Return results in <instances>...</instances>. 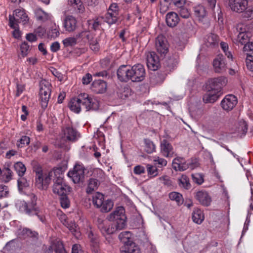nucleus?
<instances>
[{
	"mask_svg": "<svg viewBox=\"0 0 253 253\" xmlns=\"http://www.w3.org/2000/svg\"><path fill=\"white\" fill-rule=\"evenodd\" d=\"M99 182L97 179L95 178H90L88 181V186L86 189L87 193H91L93 191L97 189L98 185Z\"/></svg>",
	"mask_w": 253,
	"mask_h": 253,
	"instance_id": "nucleus-35",
	"label": "nucleus"
},
{
	"mask_svg": "<svg viewBox=\"0 0 253 253\" xmlns=\"http://www.w3.org/2000/svg\"><path fill=\"white\" fill-rule=\"evenodd\" d=\"M29 20L28 15L24 9H16L14 11L13 16H9V25L11 28H16L18 23L25 25L28 23Z\"/></svg>",
	"mask_w": 253,
	"mask_h": 253,
	"instance_id": "nucleus-6",
	"label": "nucleus"
},
{
	"mask_svg": "<svg viewBox=\"0 0 253 253\" xmlns=\"http://www.w3.org/2000/svg\"><path fill=\"white\" fill-rule=\"evenodd\" d=\"M182 158H175L172 162L173 168L175 170L179 171H184L188 169V167L185 165Z\"/></svg>",
	"mask_w": 253,
	"mask_h": 253,
	"instance_id": "nucleus-28",
	"label": "nucleus"
},
{
	"mask_svg": "<svg viewBox=\"0 0 253 253\" xmlns=\"http://www.w3.org/2000/svg\"><path fill=\"white\" fill-rule=\"evenodd\" d=\"M130 66L127 65H121L117 70V76L118 79L122 83H127L131 81Z\"/></svg>",
	"mask_w": 253,
	"mask_h": 253,
	"instance_id": "nucleus-13",
	"label": "nucleus"
},
{
	"mask_svg": "<svg viewBox=\"0 0 253 253\" xmlns=\"http://www.w3.org/2000/svg\"><path fill=\"white\" fill-rule=\"evenodd\" d=\"M19 235L23 238L29 237L34 240H37L39 236V234L36 231H33L27 228L22 229L19 233Z\"/></svg>",
	"mask_w": 253,
	"mask_h": 253,
	"instance_id": "nucleus-27",
	"label": "nucleus"
},
{
	"mask_svg": "<svg viewBox=\"0 0 253 253\" xmlns=\"http://www.w3.org/2000/svg\"><path fill=\"white\" fill-rule=\"evenodd\" d=\"M118 15L116 13H114L108 11L104 16V20L109 25H112L115 23L118 20Z\"/></svg>",
	"mask_w": 253,
	"mask_h": 253,
	"instance_id": "nucleus-36",
	"label": "nucleus"
},
{
	"mask_svg": "<svg viewBox=\"0 0 253 253\" xmlns=\"http://www.w3.org/2000/svg\"><path fill=\"white\" fill-rule=\"evenodd\" d=\"M17 180L18 188L20 192H22L24 188L29 187V181L23 176H19Z\"/></svg>",
	"mask_w": 253,
	"mask_h": 253,
	"instance_id": "nucleus-37",
	"label": "nucleus"
},
{
	"mask_svg": "<svg viewBox=\"0 0 253 253\" xmlns=\"http://www.w3.org/2000/svg\"><path fill=\"white\" fill-rule=\"evenodd\" d=\"M244 52H253V42H249L247 44L244 45L243 47Z\"/></svg>",
	"mask_w": 253,
	"mask_h": 253,
	"instance_id": "nucleus-60",
	"label": "nucleus"
},
{
	"mask_svg": "<svg viewBox=\"0 0 253 253\" xmlns=\"http://www.w3.org/2000/svg\"><path fill=\"white\" fill-rule=\"evenodd\" d=\"M107 88V84L101 80H95L92 84V89L97 93H104Z\"/></svg>",
	"mask_w": 253,
	"mask_h": 253,
	"instance_id": "nucleus-25",
	"label": "nucleus"
},
{
	"mask_svg": "<svg viewBox=\"0 0 253 253\" xmlns=\"http://www.w3.org/2000/svg\"><path fill=\"white\" fill-rule=\"evenodd\" d=\"M251 37L250 32H246L244 33H239L236 39V43H241L242 45L246 44L250 41Z\"/></svg>",
	"mask_w": 253,
	"mask_h": 253,
	"instance_id": "nucleus-30",
	"label": "nucleus"
},
{
	"mask_svg": "<svg viewBox=\"0 0 253 253\" xmlns=\"http://www.w3.org/2000/svg\"><path fill=\"white\" fill-rule=\"evenodd\" d=\"M30 201H18L16 203V208L21 212L29 216H33L40 213V209L37 206V197L33 193L29 195Z\"/></svg>",
	"mask_w": 253,
	"mask_h": 253,
	"instance_id": "nucleus-3",
	"label": "nucleus"
},
{
	"mask_svg": "<svg viewBox=\"0 0 253 253\" xmlns=\"http://www.w3.org/2000/svg\"><path fill=\"white\" fill-rule=\"evenodd\" d=\"M178 184L180 187H183L186 189H189L191 188L189 178L185 175H182L181 177L178 179Z\"/></svg>",
	"mask_w": 253,
	"mask_h": 253,
	"instance_id": "nucleus-39",
	"label": "nucleus"
},
{
	"mask_svg": "<svg viewBox=\"0 0 253 253\" xmlns=\"http://www.w3.org/2000/svg\"><path fill=\"white\" fill-rule=\"evenodd\" d=\"M161 153L163 156L168 158L172 157L174 155V151L171 144L166 139L161 141Z\"/></svg>",
	"mask_w": 253,
	"mask_h": 253,
	"instance_id": "nucleus-18",
	"label": "nucleus"
},
{
	"mask_svg": "<svg viewBox=\"0 0 253 253\" xmlns=\"http://www.w3.org/2000/svg\"><path fill=\"white\" fill-rule=\"evenodd\" d=\"M145 151L148 154H151L155 151L156 147L154 143L149 139H144Z\"/></svg>",
	"mask_w": 253,
	"mask_h": 253,
	"instance_id": "nucleus-40",
	"label": "nucleus"
},
{
	"mask_svg": "<svg viewBox=\"0 0 253 253\" xmlns=\"http://www.w3.org/2000/svg\"><path fill=\"white\" fill-rule=\"evenodd\" d=\"M218 37L214 34H209L206 36L204 38V44L209 48H213L218 45Z\"/></svg>",
	"mask_w": 253,
	"mask_h": 253,
	"instance_id": "nucleus-21",
	"label": "nucleus"
},
{
	"mask_svg": "<svg viewBox=\"0 0 253 253\" xmlns=\"http://www.w3.org/2000/svg\"><path fill=\"white\" fill-rule=\"evenodd\" d=\"M9 191L7 186L0 184V199L8 196Z\"/></svg>",
	"mask_w": 253,
	"mask_h": 253,
	"instance_id": "nucleus-52",
	"label": "nucleus"
},
{
	"mask_svg": "<svg viewBox=\"0 0 253 253\" xmlns=\"http://www.w3.org/2000/svg\"><path fill=\"white\" fill-rule=\"evenodd\" d=\"M133 172L136 174H141L145 172V168L142 166H135L133 169Z\"/></svg>",
	"mask_w": 253,
	"mask_h": 253,
	"instance_id": "nucleus-63",
	"label": "nucleus"
},
{
	"mask_svg": "<svg viewBox=\"0 0 253 253\" xmlns=\"http://www.w3.org/2000/svg\"><path fill=\"white\" fill-rule=\"evenodd\" d=\"M55 252L56 253H67L62 243L60 241L57 242V244L55 245Z\"/></svg>",
	"mask_w": 253,
	"mask_h": 253,
	"instance_id": "nucleus-55",
	"label": "nucleus"
},
{
	"mask_svg": "<svg viewBox=\"0 0 253 253\" xmlns=\"http://www.w3.org/2000/svg\"><path fill=\"white\" fill-rule=\"evenodd\" d=\"M97 224L98 229L104 236L114 234L116 231L119 230L116 226L112 223L108 225L107 221L103 220L101 218H97Z\"/></svg>",
	"mask_w": 253,
	"mask_h": 253,
	"instance_id": "nucleus-12",
	"label": "nucleus"
},
{
	"mask_svg": "<svg viewBox=\"0 0 253 253\" xmlns=\"http://www.w3.org/2000/svg\"><path fill=\"white\" fill-rule=\"evenodd\" d=\"M192 219L195 223L200 224L204 219L203 211L199 209H195L192 213Z\"/></svg>",
	"mask_w": 253,
	"mask_h": 253,
	"instance_id": "nucleus-31",
	"label": "nucleus"
},
{
	"mask_svg": "<svg viewBox=\"0 0 253 253\" xmlns=\"http://www.w3.org/2000/svg\"><path fill=\"white\" fill-rule=\"evenodd\" d=\"M104 201V195L99 192L96 193L92 196L93 204L97 208H100Z\"/></svg>",
	"mask_w": 253,
	"mask_h": 253,
	"instance_id": "nucleus-32",
	"label": "nucleus"
},
{
	"mask_svg": "<svg viewBox=\"0 0 253 253\" xmlns=\"http://www.w3.org/2000/svg\"><path fill=\"white\" fill-rule=\"evenodd\" d=\"M237 103V97L232 94L225 96L221 102L222 108L226 111L232 110Z\"/></svg>",
	"mask_w": 253,
	"mask_h": 253,
	"instance_id": "nucleus-16",
	"label": "nucleus"
},
{
	"mask_svg": "<svg viewBox=\"0 0 253 253\" xmlns=\"http://www.w3.org/2000/svg\"><path fill=\"white\" fill-rule=\"evenodd\" d=\"M3 171H5V174H6V178L8 181L11 179L12 172L9 169V165L8 164L5 165L4 168L3 169Z\"/></svg>",
	"mask_w": 253,
	"mask_h": 253,
	"instance_id": "nucleus-59",
	"label": "nucleus"
},
{
	"mask_svg": "<svg viewBox=\"0 0 253 253\" xmlns=\"http://www.w3.org/2000/svg\"><path fill=\"white\" fill-rule=\"evenodd\" d=\"M59 29V27H57L55 25L54 26H52L49 32V36L53 38H55L58 37L60 34Z\"/></svg>",
	"mask_w": 253,
	"mask_h": 253,
	"instance_id": "nucleus-51",
	"label": "nucleus"
},
{
	"mask_svg": "<svg viewBox=\"0 0 253 253\" xmlns=\"http://www.w3.org/2000/svg\"><path fill=\"white\" fill-rule=\"evenodd\" d=\"M67 195L68 194H64L63 195L59 196L61 206L64 209L69 208L70 206V201Z\"/></svg>",
	"mask_w": 253,
	"mask_h": 253,
	"instance_id": "nucleus-48",
	"label": "nucleus"
},
{
	"mask_svg": "<svg viewBox=\"0 0 253 253\" xmlns=\"http://www.w3.org/2000/svg\"><path fill=\"white\" fill-rule=\"evenodd\" d=\"M227 82L226 78L223 77L211 79L208 81L207 88L211 89L215 92L218 91V93H222V87L225 85Z\"/></svg>",
	"mask_w": 253,
	"mask_h": 253,
	"instance_id": "nucleus-10",
	"label": "nucleus"
},
{
	"mask_svg": "<svg viewBox=\"0 0 253 253\" xmlns=\"http://www.w3.org/2000/svg\"><path fill=\"white\" fill-rule=\"evenodd\" d=\"M155 48L161 57H164L169 51V43L166 38L162 35L155 40Z\"/></svg>",
	"mask_w": 253,
	"mask_h": 253,
	"instance_id": "nucleus-11",
	"label": "nucleus"
},
{
	"mask_svg": "<svg viewBox=\"0 0 253 253\" xmlns=\"http://www.w3.org/2000/svg\"><path fill=\"white\" fill-rule=\"evenodd\" d=\"M50 89L44 85L42 86L40 91L41 106L43 109H45L48 105L49 99L50 96Z\"/></svg>",
	"mask_w": 253,
	"mask_h": 253,
	"instance_id": "nucleus-19",
	"label": "nucleus"
},
{
	"mask_svg": "<svg viewBox=\"0 0 253 253\" xmlns=\"http://www.w3.org/2000/svg\"><path fill=\"white\" fill-rule=\"evenodd\" d=\"M34 170L36 173L35 184L37 187L40 190H46L49 185L51 177L55 176V178L62 177L61 175L64 172L62 167L54 168L50 171H43L42 168L38 166L35 167Z\"/></svg>",
	"mask_w": 253,
	"mask_h": 253,
	"instance_id": "nucleus-1",
	"label": "nucleus"
},
{
	"mask_svg": "<svg viewBox=\"0 0 253 253\" xmlns=\"http://www.w3.org/2000/svg\"><path fill=\"white\" fill-rule=\"evenodd\" d=\"M30 143V138L27 136H23L19 140V143L17 144L18 147H22L23 145H28Z\"/></svg>",
	"mask_w": 253,
	"mask_h": 253,
	"instance_id": "nucleus-54",
	"label": "nucleus"
},
{
	"mask_svg": "<svg viewBox=\"0 0 253 253\" xmlns=\"http://www.w3.org/2000/svg\"><path fill=\"white\" fill-rule=\"evenodd\" d=\"M64 47L73 46L77 43L76 38L74 37H69L65 39L62 41Z\"/></svg>",
	"mask_w": 253,
	"mask_h": 253,
	"instance_id": "nucleus-46",
	"label": "nucleus"
},
{
	"mask_svg": "<svg viewBox=\"0 0 253 253\" xmlns=\"http://www.w3.org/2000/svg\"><path fill=\"white\" fill-rule=\"evenodd\" d=\"M248 129V125L246 122L241 120L239 122L236 127V131L242 135H245Z\"/></svg>",
	"mask_w": 253,
	"mask_h": 253,
	"instance_id": "nucleus-38",
	"label": "nucleus"
},
{
	"mask_svg": "<svg viewBox=\"0 0 253 253\" xmlns=\"http://www.w3.org/2000/svg\"><path fill=\"white\" fill-rule=\"evenodd\" d=\"M113 207V202L111 200L104 201L102 206L101 207V211L103 212L109 211Z\"/></svg>",
	"mask_w": 253,
	"mask_h": 253,
	"instance_id": "nucleus-44",
	"label": "nucleus"
},
{
	"mask_svg": "<svg viewBox=\"0 0 253 253\" xmlns=\"http://www.w3.org/2000/svg\"><path fill=\"white\" fill-rule=\"evenodd\" d=\"M65 226L67 227L69 230L72 233H75L77 231V226L76 224L74 222H68Z\"/></svg>",
	"mask_w": 253,
	"mask_h": 253,
	"instance_id": "nucleus-64",
	"label": "nucleus"
},
{
	"mask_svg": "<svg viewBox=\"0 0 253 253\" xmlns=\"http://www.w3.org/2000/svg\"><path fill=\"white\" fill-rule=\"evenodd\" d=\"M68 4L72 6L79 13H82L84 11V7L81 0H68Z\"/></svg>",
	"mask_w": 253,
	"mask_h": 253,
	"instance_id": "nucleus-33",
	"label": "nucleus"
},
{
	"mask_svg": "<svg viewBox=\"0 0 253 253\" xmlns=\"http://www.w3.org/2000/svg\"><path fill=\"white\" fill-rule=\"evenodd\" d=\"M89 44L90 48L95 51H97L99 49L98 41L97 39H92L89 41Z\"/></svg>",
	"mask_w": 253,
	"mask_h": 253,
	"instance_id": "nucleus-53",
	"label": "nucleus"
},
{
	"mask_svg": "<svg viewBox=\"0 0 253 253\" xmlns=\"http://www.w3.org/2000/svg\"><path fill=\"white\" fill-rule=\"evenodd\" d=\"M185 165L188 167V169H193L198 167L199 163L196 159H191L190 161L187 162Z\"/></svg>",
	"mask_w": 253,
	"mask_h": 253,
	"instance_id": "nucleus-56",
	"label": "nucleus"
},
{
	"mask_svg": "<svg viewBox=\"0 0 253 253\" xmlns=\"http://www.w3.org/2000/svg\"><path fill=\"white\" fill-rule=\"evenodd\" d=\"M131 236L128 231L122 232L119 235V239L124 244L120 248L121 253H140L139 248L131 241Z\"/></svg>",
	"mask_w": 253,
	"mask_h": 253,
	"instance_id": "nucleus-4",
	"label": "nucleus"
},
{
	"mask_svg": "<svg viewBox=\"0 0 253 253\" xmlns=\"http://www.w3.org/2000/svg\"><path fill=\"white\" fill-rule=\"evenodd\" d=\"M242 17L247 20H251L253 18V7L252 6L247 7L243 12Z\"/></svg>",
	"mask_w": 253,
	"mask_h": 253,
	"instance_id": "nucleus-45",
	"label": "nucleus"
},
{
	"mask_svg": "<svg viewBox=\"0 0 253 253\" xmlns=\"http://www.w3.org/2000/svg\"><path fill=\"white\" fill-rule=\"evenodd\" d=\"M154 165L158 168H162L166 166L167 165V161L162 158L159 157H155L153 160Z\"/></svg>",
	"mask_w": 253,
	"mask_h": 253,
	"instance_id": "nucleus-47",
	"label": "nucleus"
},
{
	"mask_svg": "<svg viewBox=\"0 0 253 253\" xmlns=\"http://www.w3.org/2000/svg\"><path fill=\"white\" fill-rule=\"evenodd\" d=\"M194 13L199 18H204L207 15V11L205 8L201 5H199L194 7Z\"/></svg>",
	"mask_w": 253,
	"mask_h": 253,
	"instance_id": "nucleus-42",
	"label": "nucleus"
},
{
	"mask_svg": "<svg viewBox=\"0 0 253 253\" xmlns=\"http://www.w3.org/2000/svg\"><path fill=\"white\" fill-rule=\"evenodd\" d=\"M192 178L193 179V181L199 184L200 185L204 182V178L203 175L201 174L196 173L195 174H192Z\"/></svg>",
	"mask_w": 253,
	"mask_h": 253,
	"instance_id": "nucleus-50",
	"label": "nucleus"
},
{
	"mask_svg": "<svg viewBox=\"0 0 253 253\" xmlns=\"http://www.w3.org/2000/svg\"><path fill=\"white\" fill-rule=\"evenodd\" d=\"M85 168L83 165H76L72 170L68 173V176L71 178L74 183L83 182L84 178Z\"/></svg>",
	"mask_w": 253,
	"mask_h": 253,
	"instance_id": "nucleus-8",
	"label": "nucleus"
},
{
	"mask_svg": "<svg viewBox=\"0 0 253 253\" xmlns=\"http://www.w3.org/2000/svg\"><path fill=\"white\" fill-rule=\"evenodd\" d=\"M64 27L69 32L74 31L77 28L76 19L71 15L66 16L64 20Z\"/></svg>",
	"mask_w": 253,
	"mask_h": 253,
	"instance_id": "nucleus-23",
	"label": "nucleus"
},
{
	"mask_svg": "<svg viewBox=\"0 0 253 253\" xmlns=\"http://www.w3.org/2000/svg\"><path fill=\"white\" fill-rule=\"evenodd\" d=\"M81 104L84 107L86 111L95 110L99 108L98 102L95 99L89 97L88 95L86 93L80 94L79 98H72L69 103L68 106L71 111L79 113Z\"/></svg>",
	"mask_w": 253,
	"mask_h": 253,
	"instance_id": "nucleus-2",
	"label": "nucleus"
},
{
	"mask_svg": "<svg viewBox=\"0 0 253 253\" xmlns=\"http://www.w3.org/2000/svg\"><path fill=\"white\" fill-rule=\"evenodd\" d=\"M147 174L149 177L153 178L159 174V170L156 166L151 164L146 165Z\"/></svg>",
	"mask_w": 253,
	"mask_h": 253,
	"instance_id": "nucleus-34",
	"label": "nucleus"
},
{
	"mask_svg": "<svg viewBox=\"0 0 253 253\" xmlns=\"http://www.w3.org/2000/svg\"><path fill=\"white\" fill-rule=\"evenodd\" d=\"M169 198L171 200L176 201L178 205L182 204L183 201L182 195L176 192L170 193L169 194Z\"/></svg>",
	"mask_w": 253,
	"mask_h": 253,
	"instance_id": "nucleus-43",
	"label": "nucleus"
},
{
	"mask_svg": "<svg viewBox=\"0 0 253 253\" xmlns=\"http://www.w3.org/2000/svg\"><path fill=\"white\" fill-rule=\"evenodd\" d=\"M195 197L196 200L204 206H209L211 202V196L205 190H200L197 192Z\"/></svg>",
	"mask_w": 253,
	"mask_h": 253,
	"instance_id": "nucleus-20",
	"label": "nucleus"
},
{
	"mask_svg": "<svg viewBox=\"0 0 253 253\" xmlns=\"http://www.w3.org/2000/svg\"><path fill=\"white\" fill-rule=\"evenodd\" d=\"M179 8L180 10L179 13L180 16L184 18H188L190 14L188 9L183 6H182L181 7Z\"/></svg>",
	"mask_w": 253,
	"mask_h": 253,
	"instance_id": "nucleus-58",
	"label": "nucleus"
},
{
	"mask_svg": "<svg viewBox=\"0 0 253 253\" xmlns=\"http://www.w3.org/2000/svg\"><path fill=\"white\" fill-rule=\"evenodd\" d=\"M246 63L249 70L253 72V55L250 53H246Z\"/></svg>",
	"mask_w": 253,
	"mask_h": 253,
	"instance_id": "nucleus-49",
	"label": "nucleus"
},
{
	"mask_svg": "<svg viewBox=\"0 0 253 253\" xmlns=\"http://www.w3.org/2000/svg\"><path fill=\"white\" fill-rule=\"evenodd\" d=\"M64 135L69 141H75L78 138V132L73 128L66 127L64 130Z\"/></svg>",
	"mask_w": 253,
	"mask_h": 253,
	"instance_id": "nucleus-29",
	"label": "nucleus"
},
{
	"mask_svg": "<svg viewBox=\"0 0 253 253\" xmlns=\"http://www.w3.org/2000/svg\"><path fill=\"white\" fill-rule=\"evenodd\" d=\"M72 191V188L66 184L62 177H58L53 179L52 191L59 196L69 194Z\"/></svg>",
	"mask_w": 253,
	"mask_h": 253,
	"instance_id": "nucleus-7",
	"label": "nucleus"
},
{
	"mask_svg": "<svg viewBox=\"0 0 253 253\" xmlns=\"http://www.w3.org/2000/svg\"><path fill=\"white\" fill-rule=\"evenodd\" d=\"M212 65L216 73H221L224 72L226 69V64L224 56L218 55L213 60Z\"/></svg>",
	"mask_w": 253,
	"mask_h": 253,
	"instance_id": "nucleus-17",
	"label": "nucleus"
},
{
	"mask_svg": "<svg viewBox=\"0 0 253 253\" xmlns=\"http://www.w3.org/2000/svg\"><path fill=\"white\" fill-rule=\"evenodd\" d=\"M21 54L23 57L26 56L29 49V45L26 42L22 43L20 46Z\"/></svg>",
	"mask_w": 253,
	"mask_h": 253,
	"instance_id": "nucleus-57",
	"label": "nucleus"
},
{
	"mask_svg": "<svg viewBox=\"0 0 253 253\" xmlns=\"http://www.w3.org/2000/svg\"><path fill=\"white\" fill-rule=\"evenodd\" d=\"M146 56V63L148 68L152 71L157 70L160 66L159 56L154 51L148 52Z\"/></svg>",
	"mask_w": 253,
	"mask_h": 253,
	"instance_id": "nucleus-15",
	"label": "nucleus"
},
{
	"mask_svg": "<svg viewBox=\"0 0 253 253\" xmlns=\"http://www.w3.org/2000/svg\"><path fill=\"white\" fill-rule=\"evenodd\" d=\"M228 4L230 9L236 12H243L248 5V0H228Z\"/></svg>",
	"mask_w": 253,
	"mask_h": 253,
	"instance_id": "nucleus-14",
	"label": "nucleus"
},
{
	"mask_svg": "<svg viewBox=\"0 0 253 253\" xmlns=\"http://www.w3.org/2000/svg\"><path fill=\"white\" fill-rule=\"evenodd\" d=\"M167 25L169 27L176 26L179 21L178 15L174 12H169L167 13L166 17Z\"/></svg>",
	"mask_w": 253,
	"mask_h": 253,
	"instance_id": "nucleus-24",
	"label": "nucleus"
},
{
	"mask_svg": "<svg viewBox=\"0 0 253 253\" xmlns=\"http://www.w3.org/2000/svg\"><path fill=\"white\" fill-rule=\"evenodd\" d=\"M14 168L19 176H23L26 170L25 165L21 162L15 163Z\"/></svg>",
	"mask_w": 253,
	"mask_h": 253,
	"instance_id": "nucleus-41",
	"label": "nucleus"
},
{
	"mask_svg": "<svg viewBox=\"0 0 253 253\" xmlns=\"http://www.w3.org/2000/svg\"><path fill=\"white\" fill-rule=\"evenodd\" d=\"M108 218L113 225L119 228V230L124 229L126 225L125 210L122 207L117 208L114 212L110 214Z\"/></svg>",
	"mask_w": 253,
	"mask_h": 253,
	"instance_id": "nucleus-5",
	"label": "nucleus"
},
{
	"mask_svg": "<svg viewBox=\"0 0 253 253\" xmlns=\"http://www.w3.org/2000/svg\"><path fill=\"white\" fill-rule=\"evenodd\" d=\"M207 92L203 95V100L205 103H213L221 96L222 93L215 92L207 88Z\"/></svg>",
	"mask_w": 253,
	"mask_h": 253,
	"instance_id": "nucleus-22",
	"label": "nucleus"
},
{
	"mask_svg": "<svg viewBox=\"0 0 253 253\" xmlns=\"http://www.w3.org/2000/svg\"><path fill=\"white\" fill-rule=\"evenodd\" d=\"M178 62V57L176 54L172 55L167 58L165 61L164 65L168 70L171 71L174 70L176 67Z\"/></svg>",
	"mask_w": 253,
	"mask_h": 253,
	"instance_id": "nucleus-26",
	"label": "nucleus"
},
{
	"mask_svg": "<svg viewBox=\"0 0 253 253\" xmlns=\"http://www.w3.org/2000/svg\"><path fill=\"white\" fill-rule=\"evenodd\" d=\"M131 82H140L143 81L145 77V70L144 66L137 64L132 66H130Z\"/></svg>",
	"mask_w": 253,
	"mask_h": 253,
	"instance_id": "nucleus-9",
	"label": "nucleus"
},
{
	"mask_svg": "<svg viewBox=\"0 0 253 253\" xmlns=\"http://www.w3.org/2000/svg\"><path fill=\"white\" fill-rule=\"evenodd\" d=\"M236 30L237 33H244L246 32H249L247 31L246 26L243 24H239L237 25Z\"/></svg>",
	"mask_w": 253,
	"mask_h": 253,
	"instance_id": "nucleus-61",
	"label": "nucleus"
},
{
	"mask_svg": "<svg viewBox=\"0 0 253 253\" xmlns=\"http://www.w3.org/2000/svg\"><path fill=\"white\" fill-rule=\"evenodd\" d=\"M159 180L163 182V183L169 186L171 185V181L169 178V177L167 175H165L159 178Z\"/></svg>",
	"mask_w": 253,
	"mask_h": 253,
	"instance_id": "nucleus-62",
	"label": "nucleus"
}]
</instances>
